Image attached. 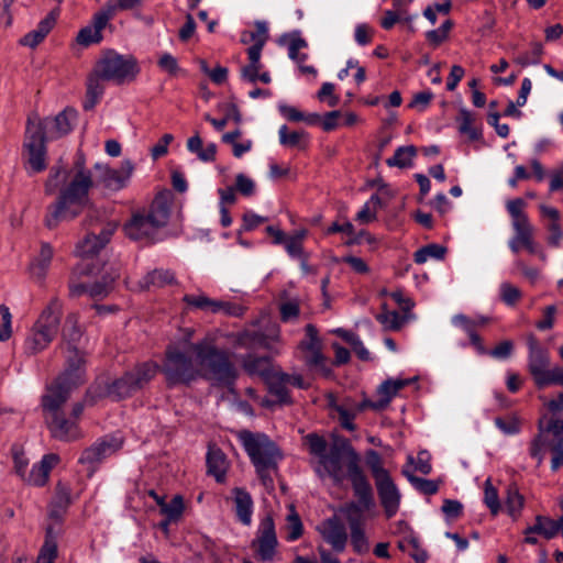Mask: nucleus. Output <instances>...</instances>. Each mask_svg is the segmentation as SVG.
I'll use <instances>...</instances> for the list:
<instances>
[{
  "label": "nucleus",
  "instance_id": "72a5a7b5",
  "mask_svg": "<svg viewBox=\"0 0 563 563\" xmlns=\"http://www.w3.org/2000/svg\"><path fill=\"white\" fill-rule=\"evenodd\" d=\"M101 80L103 79L98 76L96 69L93 74L88 77L86 100L84 102L85 110H91L101 98L104 90Z\"/></svg>",
  "mask_w": 563,
  "mask_h": 563
},
{
  "label": "nucleus",
  "instance_id": "f03ea898",
  "mask_svg": "<svg viewBox=\"0 0 563 563\" xmlns=\"http://www.w3.org/2000/svg\"><path fill=\"white\" fill-rule=\"evenodd\" d=\"M91 172L77 163L75 169L53 167L45 183V192L58 196L45 217V224L53 229L59 222L77 218L89 206V190L93 187Z\"/></svg>",
  "mask_w": 563,
  "mask_h": 563
},
{
  "label": "nucleus",
  "instance_id": "864d4df0",
  "mask_svg": "<svg viewBox=\"0 0 563 563\" xmlns=\"http://www.w3.org/2000/svg\"><path fill=\"white\" fill-rule=\"evenodd\" d=\"M184 510V501L181 496L176 495L170 503H164L161 508L162 514H164L168 520L178 519Z\"/></svg>",
  "mask_w": 563,
  "mask_h": 563
},
{
  "label": "nucleus",
  "instance_id": "de8ad7c7",
  "mask_svg": "<svg viewBox=\"0 0 563 563\" xmlns=\"http://www.w3.org/2000/svg\"><path fill=\"white\" fill-rule=\"evenodd\" d=\"M402 473L413 487L424 495H434L439 490V485L434 481L417 477L407 471Z\"/></svg>",
  "mask_w": 563,
  "mask_h": 563
},
{
  "label": "nucleus",
  "instance_id": "20e7f679",
  "mask_svg": "<svg viewBox=\"0 0 563 563\" xmlns=\"http://www.w3.org/2000/svg\"><path fill=\"white\" fill-rule=\"evenodd\" d=\"M352 488L357 501L346 504L341 511L345 515L350 528V540L353 550L357 554L369 551V542L365 534L364 511L372 509L375 505L373 488L366 476H363L356 466L351 470Z\"/></svg>",
  "mask_w": 563,
  "mask_h": 563
},
{
  "label": "nucleus",
  "instance_id": "a19ab883",
  "mask_svg": "<svg viewBox=\"0 0 563 563\" xmlns=\"http://www.w3.org/2000/svg\"><path fill=\"white\" fill-rule=\"evenodd\" d=\"M382 207V199L374 194L356 213V220L361 223H368L376 219L377 210Z\"/></svg>",
  "mask_w": 563,
  "mask_h": 563
},
{
  "label": "nucleus",
  "instance_id": "8fccbe9b",
  "mask_svg": "<svg viewBox=\"0 0 563 563\" xmlns=\"http://www.w3.org/2000/svg\"><path fill=\"white\" fill-rule=\"evenodd\" d=\"M494 423L506 435H515L520 431V421L516 416L497 417Z\"/></svg>",
  "mask_w": 563,
  "mask_h": 563
},
{
  "label": "nucleus",
  "instance_id": "f704fd0d",
  "mask_svg": "<svg viewBox=\"0 0 563 563\" xmlns=\"http://www.w3.org/2000/svg\"><path fill=\"white\" fill-rule=\"evenodd\" d=\"M266 383L268 384V388L272 395H274L277 400L282 404H289V390L288 383L284 379L283 372H274L269 378H267Z\"/></svg>",
  "mask_w": 563,
  "mask_h": 563
},
{
  "label": "nucleus",
  "instance_id": "6e6552de",
  "mask_svg": "<svg viewBox=\"0 0 563 563\" xmlns=\"http://www.w3.org/2000/svg\"><path fill=\"white\" fill-rule=\"evenodd\" d=\"M63 303L54 297L44 307L38 318L30 329L24 341L27 354L35 355L44 351L56 338L60 329Z\"/></svg>",
  "mask_w": 563,
  "mask_h": 563
},
{
  "label": "nucleus",
  "instance_id": "a211bd4d",
  "mask_svg": "<svg viewBox=\"0 0 563 563\" xmlns=\"http://www.w3.org/2000/svg\"><path fill=\"white\" fill-rule=\"evenodd\" d=\"M75 118L76 112L74 110H64L53 119L46 118L42 120L37 117H30L29 119H32L34 123H40L44 128V136L46 139H58L71 131V121Z\"/></svg>",
  "mask_w": 563,
  "mask_h": 563
},
{
  "label": "nucleus",
  "instance_id": "2eb2a0df",
  "mask_svg": "<svg viewBox=\"0 0 563 563\" xmlns=\"http://www.w3.org/2000/svg\"><path fill=\"white\" fill-rule=\"evenodd\" d=\"M256 556L262 562H271L277 552L278 540L275 523L271 515L263 517L251 542Z\"/></svg>",
  "mask_w": 563,
  "mask_h": 563
},
{
  "label": "nucleus",
  "instance_id": "58836bf2",
  "mask_svg": "<svg viewBox=\"0 0 563 563\" xmlns=\"http://www.w3.org/2000/svg\"><path fill=\"white\" fill-rule=\"evenodd\" d=\"M446 253L443 245L431 243L417 250L413 254V260L417 264H424L428 260H442Z\"/></svg>",
  "mask_w": 563,
  "mask_h": 563
},
{
  "label": "nucleus",
  "instance_id": "4c0bfd02",
  "mask_svg": "<svg viewBox=\"0 0 563 563\" xmlns=\"http://www.w3.org/2000/svg\"><path fill=\"white\" fill-rule=\"evenodd\" d=\"M417 155V148L413 145L399 146L394 156L387 158L386 164L389 167L406 168L412 165V159Z\"/></svg>",
  "mask_w": 563,
  "mask_h": 563
},
{
  "label": "nucleus",
  "instance_id": "5fc2aeb1",
  "mask_svg": "<svg viewBox=\"0 0 563 563\" xmlns=\"http://www.w3.org/2000/svg\"><path fill=\"white\" fill-rule=\"evenodd\" d=\"M511 225L515 232L512 238L521 241V243H529V240L534 235V229L529 220L512 222Z\"/></svg>",
  "mask_w": 563,
  "mask_h": 563
},
{
  "label": "nucleus",
  "instance_id": "e2e57ef3",
  "mask_svg": "<svg viewBox=\"0 0 563 563\" xmlns=\"http://www.w3.org/2000/svg\"><path fill=\"white\" fill-rule=\"evenodd\" d=\"M499 290L503 301L508 306H514L521 297V291L507 282L500 284Z\"/></svg>",
  "mask_w": 563,
  "mask_h": 563
},
{
  "label": "nucleus",
  "instance_id": "603ef678",
  "mask_svg": "<svg viewBox=\"0 0 563 563\" xmlns=\"http://www.w3.org/2000/svg\"><path fill=\"white\" fill-rule=\"evenodd\" d=\"M280 319L284 322L296 320L300 313V303L298 299L287 300L279 306Z\"/></svg>",
  "mask_w": 563,
  "mask_h": 563
},
{
  "label": "nucleus",
  "instance_id": "dca6fc26",
  "mask_svg": "<svg viewBox=\"0 0 563 563\" xmlns=\"http://www.w3.org/2000/svg\"><path fill=\"white\" fill-rule=\"evenodd\" d=\"M122 446V441L113 437H104L97 440L93 444L82 451L79 463L87 466L89 476H91L98 465L107 457L113 455Z\"/></svg>",
  "mask_w": 563,
  "mask_h": 563
},
{
  "label": "nucleus",
  "instance_id": "49530a36",
  "mask_svg": "<svg viewBox=\"0 0 563 563\" xmlns=\"http://www.w3.org/2000/svg\"><path fill=\"white\" fill-rule=\"evenodd\" d=\"M53 528L47 529L46 540L41 550L40 556L36 563H54V559L57 555V544L52 536Z\"/></svg>",
  "mask_w": 563,
  "mask_h": 563
},
{
  "label": "nucleus",
  "instance_id": "bb28decb",
  "mask_svg": "<svg viewBox=\"0 0 563 563\" xmlns=\"http://www.w3.org/2000/svg\"><path fill=\"white\" fill-rule=\"evenodd\" d=\"M70 504L71 489L69 485L62 482L57 483L55 495L49 505V517L59 521Z\"/></svg>",
  "mask_w": 563,
  "mask_h": 563
},
{
  "label": "nucleus",
  "instance_id": "2f4dec72",
  "mask_svg": "<svg viewBox=\"0 0 563 563\" xmlns=\"http://www.w3.org/2000/svg\"><path fill=\"white\" fill-rule=\"evenodd\" d=\"M81 335L82 329L79 325V316L76 312L68 313L62 328L63 340L66 341L69 346H75Z\"/></svg>",
  "mask_w": 563,
  "mask_h": 563
},
{
  "label": "nucleus",
  "instance_id": "4d7b16f0",
  "mask_svg": "<svg viewBox=\"0 0 563 563\" xmlns=\"http://www.w3.org/2000/svg\"><path fill=\"white\" fill-rule=\"evenodd\" d=\"M543 53V47L540 43H534L529 53H525L518 56L515 62L522 66L527 67L529 65H536L540 62L541 55Z\"/></svg>",
  "mask_w": 563,
  "mask_h": 563
},
{
  "label": "nucleus",
  "instance_id": "0e129e2a",
  "mask_svg": "<svg viewBox=\"0 0 563 563\" xmlns=\"http://www.w3.org/2000/svg\"><path fill=\"white\" fill-rule=\"evenodd\" d=\"M101 40L102 34L90 25L81 29L77 35V42L84 46H89L90 44L99 43Z\"/></svg>",
  "mask_w": 563,
  "mask_h": 563
},
{
  "label": "nucleus",
  "instance_id": "423d86ee",
  "mask_svg": "<svg viewBox=\"0 0 563 563\" xmlns=\"http://www.w3.org/2000/svg\"><path fill=\"white\" fill-rule=\"evenodd\" d=\"M239 439L250 456L262 483L268 487L273 486L272 473L277 470V463L282 454L276 444L263 433L242 431Z\"/></svg>",
  "mask_w": 563,
  "mask_h": 563
},
{
  "label": "nucleus",
  "instance_id": "c85d7f7f",
  "mask_svg": "<svg viewBox=\"0 0 563 563\" xmlns=\"http://www.w3.org/2000/svg\"><path fill=\"white\" fill-rule=\"evenodd\" d=\"M54 24V15L48 14L47 16L40 21L36 29L32 30L31 32L26 33L23 37H21L20 44L31 48L36 47L51 32Z\"/></svg>",
  "mask_w": 563,
  "mask_h": 563
},
{
  "label": "nucleus",
  "instance_id": "393cba45",
  "mask_svg": "<svg viewBox=\"0 0 563 563\" xmlns=\"http://www.w3.org/2000/svg\"><path fill=\"white\" fill-rule=\"evenodd\" d=\"M232 495L238 520L244 526H250L252 523L254 509L252 496L246 492V489L241 487H234L232 489Z\"/></svg>",
  "mask_w": 563,
  "mask_h": 563
},
{
  "label": "nucleus",
  "instance_id": "f8f14e48",
  "mask_svg": "<svg viewBox=\"0 0 563 563\" xmlns=\"http://www.w3.org/2000/svg\"><path fill=\"white\" fill-rule=\"evenodd\" d=\"M98 76L103 80L123 84L131 81L139 73L136 62L131 56L117 53L106 54L96 65Z\"/></svg>",
  "mask_w": 563,
  "mask_h": 563
},
{
  "label": "nucleus",
  "instance_id": "9d476101",
  "mask_svg": "<svg viewBox=\"0 0 563 563\" xmlns=\"http://www.w3.org/2000/svg\"><path fill=\"white\" fill-rule=\"evenodd\" d=\"M87 225L89 233L76 249L77 255L81 258L77 269L79 274L90 275L93 274V268L90 267L89 260L106 246L114 233L117 225L112 222L92 223L91 216L87 219Z\"/></svg>",
  "mask_w": 563,
  "mask_h": 563
},
{
  "label": "nucleus",
  "instance_id": "4be33fe9",
  "mask_svg": "<svg viewBox=\"0 0 563 563\" xmlns=\"http://www.w3.org/2000/svg\"><path fill=\"white\" fill-rule=\"evenodd\" d=\"M528 346V369L536 383L550 366V353L545 347L541 346L534 339H531L529 341Z\"/></svg>",
  "mask_w": 563,
  "mask_h": 563
},
{
  "label": "nucleus",
  "instance_id": "0eeeda50",
  "mask_svg": "<svg viewBox=\"0 0 563 563\" xmlns=\"http://www.w3.org/2000/svg\"><path fill=\"white\" fill-rule=\"evenodd\" d=\"M69 397L67 390L47 388L42 397L44 419L52 437L56 440L70 442L81 437L78 423L71 418H66L63 406Z\"/></svg>",
  "mask_w": 563,
  "mask_h": 563
},
{
  "label": "nucleus",
  "instance_id": "f3484780",
  "mask_svg": "<svg viewBox=\"0 0 563 563\" xmlns=\"http://www.w3.org/2000/svg\"><path fill=\"white\" fill-rule=\"evenodd\" d=\"M95 168L99 172L97 183H101L104 188L112 191L124 188L133 172L130 161H124L119 169H112L101 164H96Z\"/></svg>",
  "mask_w": 563,
  "mask_h": 563
},
{
  "label": "nucleus",
  "instance_id": "69168bd1",
  "mask_svg": "<svg viewBox=\"0 0 563 563\" xmlns=\"http://www.w3.org/2000/svg\"><path fill=\"white\" fill-rule=\"evenodd\" d=\"M288 520V536L289 541H296L302 534V523L299 516L291 508V512L287 517Z\"/></svg>",
  "mask_w": 563,
  "mask_h": 563
},
{
  "label": "nucleus",
  "instance_id": "b1692460",
  "mask_svg": "<svg viewBox=\"0 0 563 563\" xmlns=\"http://www.w3.org/2000/svg\"><path fill=\"white\" fill-rule=\"evenodd\" d=\"M328 406L332 412L338 415V419L343 429L349 431L355 430V424L353 421L357 412L361 410V408L355 402L346 399L342 404H338L334 396L330 395L328 398Z\"/></svg>",
  "mask_w": 563,
  "mask_h": 563
},
{
  "label": "nucleus",
  "instance_id": "473e14b6",
  "mask_svg": "<svg viewBox=\"0 0 563 563\" xmlns=\"http://www.w3.org/2000/svg\"><path fill=\"white\" fill-rule=\"evenodd\" d=\"M376 320L385 330L397 331L407 322V316L400 314L395 310H388L387 305L382 306V312L376 316Z\"/></svg>",
  "mask_w": 563,
  "mask_h": 563
},
{
  "label": "nucleus",
  "instance_id": "9b49d317",
  "mask_svg": "<svg viewBox=\"0 0 563 563\" xmlns=\"http://www.w3.org/2000/svg\"><path fill=\"white\" fill-rule=\"evenodd\" d=\"M544 432L551 433L553 438L549 443V448L552 453L551 470L556 472L563 466V420L551 418L545 428L540 424V432L530 444V455L537 460L538 465H540L544 459L543 451L547 445Z\"/></svg>",
  "mask_w": 563,
  "mask_h": 563
},
{
  "label": "nucleus",
  "instance_id": "7ed1b4c3",
  "mask_svg": "<svg viewBox=\"0 0 563 563\" xmlns=\"http://www.w3.org/2000/svg\"><path fill=\"white\" fill-rule=\"evenodd\" d=\"M309 453L313 455L312 466L321 478H331L335 485L349 478L352 483L351 470L355 465L358 472L366 476L360 466V456L350 445L332 444L323 437L309 433L306 438Z\"/></svg>",
  "mask_w": 563,
  "mask_h": 563
},
{
  "label": "nucleus",
  "instance_id": "37998d69",
  "mask_svg": "<svg viewBox=\"0 0 563 563\" xmlns=\"http://www.w3.org/2000/svg\"><path fill=\"white\" fill-rule=\"evenodd\" d=\"M523 504L525 498L522 495L519 494L517 488L509 487L507 490V498L505 501L508 515L511 516L514 519H517L521 514Z\"/></svg>",
  "mask_w": 563,
  "mask_h": 563
},
{
  "label": "nucleus",
  "instance_id": "ea45409f",
  "mask_svg": "<svg viewBox=\"0 0 563 563\" xmlns=\"http://www.w3.org/2000/svg\"><path fill=\"white\" fill-rule=\"evenodd\" d=\"M189 307L199 309L206 312L217 313V308L220 307L217 300L207 297L205 294L185 295L183 298Z\"/></svg>",
  "mask_w": 563,
  "mask_h": 563
},
{
  "label": "nucleus",
  "instance_id": "f257e3e1",
  "mask_svg": "<svg viewBox=\"0 0 563 563\" xmlns=\"http://www.w3.org/2000/svg\"><path fill=\"white\" fill-rule=\"evenodd\" d=\"M195 354L196 363L208 375L223 385H231L236 378V368L224 350L216 346V334L208 333L201 341L187 346H169L162 371L169 385L187 384L195 379L198 371L188 353Z\"/></svg>",
  "mask_w": 563,
  "mask_h": 563
},
{
  "label": "nucleus",
  "instance_id": "7c9ffc66",
  "mask_svg": "<svg viewBox=\"0 0 563 563\" xmlns=\"http://www.w3.org/2000/svg\"><path fill=\"white\" fill-rule=\"evenodd\" d=\"M175 282V275L168 269H154L147 273L141 280L140 287L142 289H150L152 287L161 288L170 285Z\"/></svg>",
  "mask_w": 563,
  "mask_h": 563
},
{
  "label": "nucleus",
  "instance_id": "6e6d98bb",
  "mask_svg": "<svg viewBox=\"0 0 563 563\" xmlns=\"http://www.w3.org/2000/svg\"><path fill=\"white\" fill-rule=\"evenodd\" d=\"M484 501L494 516L499 512L500 503L498 498V493L496 488L492 485L489 479L485 482Z\"/></svg>",
  "mask_w": 563,
  "mask_h": 563
},
{
  "label": "nucleus",
  "instance_id": "c9c22d12",
  "mask_svg": "<svg viewBox=\"0 0 563 563\" xmlns=\"http://www.w3.org/2000/svg\"><path fill=\"white\" fill-rule=\"evenodd\" d=\"M118 273H106L101 280H98L93 283L92 285H89L88 289V296L91 299H102L109 295V292L112 290L113 283L115 278L118 277Z\"/></svg>",
  "mask_w": 563,
  "mask_h": 563
},
{
  "label": "nucleus",
  "instance_id": "a878e982",
  "mask_svg": "<svg viewBox=\"0 0 563 563\" xmlns=\"http://www.w3.org/2000/svg\"><path fill=\"white\" fill-rule=\"evenodd\" d=\"M208 474L213 476L218 483L225 481L229 462L221 449L209 445L207 453Z\"/></svg>",
  "mask_w": 563,
  "mask_h": 563
},
{
  "label": "nucleus",
  "instance_id": "aec40b11",
  "mask_svg": "<svg viewBox=\"0 0 563 563\" xmlns=\"http://www.w3.org/2000/svg\"><path fill=\"white\" fill-rule=\"evenodd\" d=\"M375 486L386 517H394L399 510L401 499L397 485L389 475L375 481Z\"/></svg>",
  "mask_w": 563,
  "mask_h": 563
},
{
  "label": "nucleus",
  "instance_id": "bf43d9fd",
  "mask_svg": "<svg viewBox=\"0 0 563 563\" xmlns=\"http://www.w3.org/2000/svg\"><path fill=\"white\" fill-rule=\"evenodd\" d=\"M507 211L511 217V223L517 221L529 220L528 216L523 212L526 202L521 198L509 200L506 205Z\"/></svg>",
  "mask_w": 563,
  "mask_h": 563
},
{
  "label": "nucleus",
  "instance_id": "79ce46f5",
  "mask_svg": "<svg viewBox=\"0 0 563 563\" xmlns=\"http://www.w3.org/2000/svg\"><path fill=\"white\" fill-rule=\"evenodd\" d=\"M534 384L540 389L551 385L563 386V367L559 365L549 366Z\"/></svg>",
  "mask_w": 563,
  "mask_h": 563
},
{
  "label": "nucleus",
  "instance_id": "ddd939ff",
  "mask_svg": "<svg viewBox=\"0 0 563 563\" xmlns=\"http://www.w3.org/2000/svg\"><path fill=\"white\" fill-rule=\"evenodd\" d=\"M44 128L40 123H34L27 119L24 151L26 155L27 170L31 173H41L47 167L46 163V137Z\"/></svg>",
  "mask_w": 563,
  "mask_h": 563
},
{
  "label": "nucleus",
  "instance_id": "e433bc0d",
  "mask_svg": "<svg viewBox=\"0 0 563 563\" xmlns=\"http://www.w3.org/2000/svg\"><path fill=\"white\" fill-rule=\"evenodd\" d=\"M249 64L242 67L241 77L249 82H255L263 67L261 63L262 53L257 49H247Z\"/></svg>",
  "mask_w": 563,
  "mask_h": 563
},
{
  "label": "nucleus",
  "instance_id": "cd10ccee",
  "mask_svg": "<svg viewBox=\"0 0 563 563\" xmlns=\"http://www.w3.org/2000/svg\"><path fill=\"white\" fill-rule=\"evenodd\" d=\"M242 366L249 375L260 376L265 380L274 373L272 371L271 360L266 356L249 354L243 357Z\"/></svg>",
  "mask_w": 563,
  "mask_h": 563
},
{
  "label": "nucleus",
  "instance_id": "052dcab7",
  "mask_svg": "<svg viewBox=\"0 0 563 563\" xmlns=\"http://www.w3.org/2000/svg\"><path fill=\"white\" fill-rule=\"evenodd\" d=\"M0 314L2 325L0 328V341L4 342L11 338L12 334V316L10 309L5 305L0 306Z\"/></svg>",
  "mask_w": 563,
  "mask_h": 563
},
{
  "label": "nucleus",
  "instance_id": "09e8293b",
  "mask_svg": "<svg viewBox=\"0 0 563 563\" xmlns=\"http://www.w3.org/2000/svg\"><path fill=\"white\" fill-rule=\"evenodd\" d=\"M460 132L463 134L468 135L471 140H477L478 139V131L473 126L474 117L473 113L467 109H461L460 110Z\"/></svg>",
  "mask_w": 563,
  "mask_h": 563
},
{
  "label": "nucleus",
  "instance_id": "412c9836",
  "mask_svg": "<svg viewBox=\"0 0 563 563\" xmlns=\"http://www.w3.org/2000/svg\"><path fill=\"white\" fill-rule=\"evenodd\" d=\"M307 340L300 342V350L303 353V360L311 367L324 366V356L321 353V341L318 336V330L313 324L306 325Z\"/></svg>",
  "mask_w": 563,
  "mask_h": 563
},
{
  "label": "nucleus",
  "instance_id": "774afa93",
  "mask_svg": "<svg viewBox=\"0 0 563 563\" xmlns=\"http://www.w3.org/2000/svg\"><path fill=\"white\" fill-rule=\"evenodd\" d=\"M540 534L545 539H552L558 534L556 521L544 516H537Z\"/></svg>",
  "mask_w": 563,
  "mask_h": 563
},
{
  "label": "nucleus",
  "instance_id": "338daca9",
  "mask_svg": "<svg viewBox=\"0 0 563 563\" xmlns=\"http://www.w3.org/2000/svg\"><path fill=\"white\" fill-rule=\"evenodd\" d=\"M157 65L162 70L172 76H176L180 71L176 57L169 53H163L158 58Z\"/></svg>",
  "mask_w": 563,
  "mask_h": 563
},
{
  "label": "nucleus",
  "instance_id": "4468645a",
  "mask_svg": "<svg viewBox=\"0 0 563 563\" xmlns=\"http://www.w3.org/2000/svg\"><path fill=\"white\" fill-rule=\"evenodd\" d=\"M85 363L86 361L82 353L78 351L76 346H68L65 369L56 382L48 388L67 390V396L69 397L70 391L85 382Z\"/></svg>",
  "mask_w": 563,
  "mask_h": 563
},
{
  "label": "nucleus",
  "instance_id": "13d9d810",
  "mask_svg": "<svg viewBox=\"0 0 563 563\" xmlns=\"http://www.w3.org/2000/svg\"><path fill=\"white\" fill-rule=\"evenodd\" d=\"M307 46V42L301 37L292 38L289 43L288 55L289 57L299 65L303 64L308 58V55L300 53L299 51Z\"/></svg>",
  "mask_w": 563,
  "mask_h": 563
},
{
  "label": "nucleus",
  "instance_id": "680f3d73",
  "mask_svg": "<svg viewBox=\"0 0 563 563\" xmlns=\"http://www.w3.org/2000/svg\"><path fill=\"white\" fill-rule=\"evenodd\" d=\"M279 111L280 113L289 121H292V122H299V121H308V122H313L314 119H318V115L317 114H311L309 117H305V114L302 112H300L298 109H296L295 107H291V106H287V104H280L279 107Z\"/></svg>",
  "mask_w": 563,
  "mask_h": 563
},
{
  "label": "nucleus",
  "instance_id": "1a4fd4ad",
  "mask_svg": "<svg viewBox=\"0 0 563 563\" xmlns=\"http://www.w3.org/2000/svg\"><path fill=\"white\" fill-rule=\"evenodd\" d=\"M159 369L155 362H144L107 386L104 395L113 400L128 398L144 388Z\"/></svg>",
  "mask_w": 563,
  "mask_h": 563
},
{
  "label": "nucleus",
  "instance_id": "6ab92c4d",
  "mask_svg": "<svg viewBox=\"0 0 563 563\" xmlns=\"http://www.w3.org/2000/svg\"><path fill=\"white\" fill-rule=\"evenodd\" d=\"M318 531L335 552H343L345 550L347 533L344 523L339 517L332 516L323 520L318 526Z\"/></svg>",
  "mask_w": 563,
  "mask_h": 563
},
{
  "label": "nucleus",
  "instance_id": "c756f323",
  "mask_svg": "<svg viewBox=\"0 0 563 563\" xmlns=\"http://www.w3.org/2000/svg\"><path fill=\"white\" fill-rule=\"evenodd\" d=\"M53 249L48 243H42L40 254L31 262L30 272L33 277L43 279L53 258Z\"/></svg>",
  "mask_w": 563,
  "mask_h": 563
},
{
  "label": "nucleus",
  "instance_id": "39448f33",
  "mask_svg": "<svg viewBox=\"0 0 563 563\" xmlns=\"http://www.w3.org/2000/svg\"><path fill=\"white\" fill-rule=\"evenodd\" d=\"M170 205L164 196L154 198L147 209L135 211L124 224L128 238L134 241L153 242L158 231L169 220Z\"/></svg>",
  "mask_w": 563,
  "mask_h": 563
},
{
  "label": "nucleus",
  "instance_id": "a18cd8bd",
  "mask_svg": "<svg viewBox=\"0 0 563 563\" xmlns=\"http://www.w3.org/2000/svg\"><path fill=\"white\" fill-rule=\"evenodd\" d=\"M279 142L284 146H300L307 137L303 131H289L287 125H282L278 130Z\"/></svg>",
  "mask_w": 563,
  "mask_h": 563
},
{
  "label": "nucleus",
  "instance_id": "c03bdc74",
  "mask_svg": "<svg viewBox=\"0 0 563 563\" xmlns=\"http://www.w3.org/2000/svg\"><path fill=\"white\" fill-rule=\"evenodd\" d=\"M366 465L368 466L374 481L389 476V472L383 466V461L378 452L369 450L366 453Z\"/></svg>",
  "mask_w": 563,
  "mask_h": 563
},
{
  "label": "nucleus",
  "instance_id": "5701e85b",
  "mask_svg": "<svg viewBox=\"0 0 563 563\" xmlns=\"http://www.w3.org/2000/svg\"><path fill=\"white\" fill-rule=\"evenodd\" d=\"M59 463V456L54 453L45 454L42 460L34 464L30 472L26 473V482L33 486H44L49 477L51 471Z\"/></svg>",
  "mask_w": 563,
  "mask_h": 563
},
{
  "label": "nucleus",
  "instance_id": "3c124183",
  "mask_svg": "<svg viewBox=\"0 0 563 563\" xmlns=\"http://www.w3.org/2000/svg\"><path fill=\"white\" fill-rule=\"evenodd\" d=\"M407 384L408 382L404 379H388L380 385L379 394L384 397L385 402H389Z\"/></svg>",
  "mask_w": 563,
  "mask_h": 563
}]
</instances>
